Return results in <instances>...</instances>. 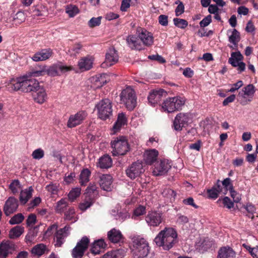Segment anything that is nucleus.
<instances>
[{"label":"nucleus","mask_w":258,"mask_h":258,"mask_svg":"<svg viewBox=\"0 0 258 258\" xmlns=\"http://www.w3.org/2000/svg\"><path fill=\"white\" fill-rule=\"evenodd\" d=\"M11 84L14 90L27 93H33L40 87L36 79L25 75L12 79Z\"/></svg>","instance_id":"1"},{"label":"nucleus","mask_w":258,"mask_h":258,"mask_svg":"<svg viewBox=\"0 0 258 258\" xmlns=\"http://www.w3.org/2000/svg\"><path fill=\"white\" fill-rule=\"evenodd\" d=\"M177 233L171 227H165L154 239L156 244L164 250H169L177 242Z\"/></svg>","instance_id":"2"},{"label":"nucleus","mask_w":258,"mask_h":258,"mask_svg":"<svg viewBox=\"0 0 258 258\" xmlns=\"http://www.w3.org/2000/svg\"><path fill=\"white\" fill-rule=\"evenodd\" d=\"M133 242L132 254L134 258H144L149 251V246L147 241L139 235L132 237Z\"/></svg>","instance_id":"3"},{"label":"nucleus","mask_w":258,"mask_h":258,"mask_svg":"<svg viewBox=\"0 0 258 258\" xmlns=\"http://www.w3.org/2000/svg\"><path fill=\"white\" fill-rule=\"evenodd\" d=\"M113 156H123L130 150V146L125 137L120 136L114 139L111 142Z\"/></svg>","instance_id":"4"},{"label":"nucleus","mask_w":258,"mask_h":258,"mask_svg":"<svg viewBox=\"0 0 258 258\" xmlns=\"http://www.w3.org/2000/svg\"><path fill=\"white\" fill-rule=\"evenodd\" d=\"M120 98V101L128 110H133L137 105V96L135 91L130 86L122 91Z\"/></svg>","instance_id":"5"},{"label":"nucleus","mask_w":258,"mask_h":258,"mask_svg":"<svg viewBox=\"0 0 258 258\" xmlns=\"http://www.w3.org/2000/svg\"><path fill=\"white\" fill-rule=\"evenodd\" d=\"M98 117L106 120L112 115V103L109 99L105 98L100 100L96 105Z\"/></svg>","instance_id":"6"},{"label":"nucleus","mask_w":258,"mask_h":258,"mask_svg":"<svg viewBox=\"0 0 258 258\" xmlns=\"http://www.w3.org/2000/svg\"><path fill=\"white\" fill-rule=\"evenodd\" d=\"M185 103V99L183 97L176 96L167 98L163 103L162 108L165 111L173 112L178 110Z\"/></svg>","instance_id":"7"},{"label":"nucleus","mask_w":258,"mask_h":258,"mask_svg":"<svg viewBox=\"0 0 258 258\" xmlns=\"http://www.w3.org/2000/svg\"><path fill=\"white\" fill-rule=\"evenodd\" d=\"M255 91V87L252 84L247 85L239 92L237 101L242 105L247 104L251 101Z\"/></svg>","instance_id":"8"},{"label":"nucleus","mask_w":258,"mask_h":258,"mask_svg":"<svg viewBox=\"0 0 258 258\" xmlns=\"http://www.w3.org/2000/svg\"><path fill=\"white\" fill-rule=\"evenodd\" d=\"M89 242L90 240L88 237L86 236L83 237L72 250L73 258H82L88 247Z\"/></svg>","instance_id":"9"},{"label":"nucleus","mask_w":258,"mask_h":258,"mask_svg":"<svg viewBox=\"0 0 258 258\" xmlns=\"http://www.w3.org/2000/svg\"><path fill=\"white\" fill-rule=\"evenodd\" d=\"M144 172V169L142 162L140 161L133 162L125 170L127 176L132 179L139 177Z\"/></svg>","instance_id":"10"},{"label":"nucleus","mask_w":258,"mask_h":258,"mask_svg":"<svg viewBox=\"0 0 258 258\" xmlns=\"http://www.w3.org/2000/svg\"><path fill=\"white\" fill-rule=\"evenodd\" d=\"M136 35L139 37L142 43L143 44V47L146 46L147 47L153 45L154 42V37L152 34L148 31L145 28L138 27L136 30Z\"/></svg>","instance_id":"11"},{"label":"nucleus","mask_w":258,"mask_h":258,"mask_svg":"<svg viewBox=\"0 0 258 258\" xmlns=\"http://www.w3.org/2000/svg\"><path fill=\"white\" fill-rule=\"evenodd\" d=\"M74 70L72 66L63 65L61 62L54 64L47 70V73L50 76H58L68 72Z\"/></svg>","instance_id":"12"},{"label":"nucleus","mask_w":258,"mask_h":258,"mask_svg":"<svg viewBox=\"0 0 258 258\" xmlns=\"http://www.w3.org/2000/svg\"><path fill=\"white\" fill-rule=\"evenodd\" d=\"M71 227L66 225L55 232L54 240L55 246L61 247L65 242V239L69 235Z\"/></svg>","instance_id":"13"},{"label":"nucleus","mask_w":258,"mask_h":258,"mask_svg":"<svg viewBox=\"0 0 258 258\" xmlns=\"http://www.w3.org/2000/svg\"><path fill=\"white\" fill-rule=\"evenodd\" d=\"M171 165L167 160H161L155 163L153 169V174L155 176H160L165 174Z\"/></svg>","instance_id":"14"},{"label":"nucleus","mask_w":258,"mask_h":258,"mask_svg":"<svg viewBox=\"0 0 258 258\" xmlns=\"http://www.w3.org/2000/svg\"><path fill=\"white\" fill-rule=\"evenodd\" d=\"M189 121L188 113H179L175 116L173 121V126L175 130L181 131L182 128L187 125Z\"/></svg>","instance_id":"15"},{"label":"nucleus","mask_w":258,"mask_h":258,"mask_svg":"<svg viewBox=\"0 0 258 258\" xmlns=\"http://www.w3.org/2000/svg\"><path fill=\"white\" fill-rule=\"evenodd\" d=\"M87 116L84 111H80L75 114L70 115L67 122V126L69 128L74 127L82 123Z\"/></svg>","instance_id":"16"},{"label":"nucleus","mask_w":258,"mask_h":258,"mask_svg":"<svg viewBox=\"0 0 258 258\" xmlns=\"http://www.w3.org/2000/svg\"><path fill=\"white\" fill-rule=\"evenodd\" d=\"M243 56L239 51L234 52L231 53V57L229 59V62L234 67H237V70L240 72L244 71L245 64L243 62L241 61Z\"/></svg>","instance_id":"17"},{"label":"nucleus","mask_w":258,"mask_h":258,"mask_svg":"<svg viewBox=\"0 0 258 258\" xmlns=\"http://www.w3.org/2000/svg\"><path fill=\"white\" fill-rule=\"evenodd\" d=\"M118 56L114 48H110L106 53L105 60L101 64V67L105 68L110 67L118 61Z\"/></svg>","instance_id":"18"},{"label":"nucleus","mask_w":258,"mask_h":258,"mask_svg":"<svg viewBox=\"0 0 258 258\" xmlns=\"http://www.w3.org/2000/svg\"><path fill=\"white\" fill-rule=\"evenodd\" d=\"M18 201L14 197H11L6 201L4 206L3 211L6 216L15 212L18 207Z\"/></svg>","instance_id":"19"},{"label":"nucleus","mask_w":258,"mask_h":258,"mask_svg":"<svg viewBox=\"0 0 258 258\" xmlns=\"http://www.w3.org/2000/svg\"><path fill=\"white\" fill-rule=\"evenodd\" d=\"M166 95V92L163 89L154 90L150 93L148 96L149 103L152 106H154L160 101L162 97H165Z\"/></svg>","instance_id":"20"},{"label":"nucleus","mask_w":258,"mask_h":258,"mask_svg":"<svg viewBox=\"0 0 258 258\" xmlns=\"http://www.w3.org/2000/svg\"><path fill=\"white\" fill-rule=\"evenodd\" d=\"M162 219L161 213L151 212L146 217V221L150 226L156 227L162 222Z\"/></svg>","instance_id":"21"},{"label":"nucleus","mask_w":258,"mask_h":258,"mask_svg":"<svg viewBox=\"0 0 258 258\" xmlns=\"http://www.w3.org/2000/svg\"><path fill=\"white\" fill-rule=\"evenodd\" d=\"M109 80V76L107 74L97 75L91 78L92 87L94 88H100Z\"/></svg>","instance_id":"22"},{"label":"nucleus","mask_w":258,"mask_h":258,"mask_svg":"<svg viewBox=\"0 0 258 258\" xmlns=\"http://www.w3.org/2000/svg\"><path fill=\"white\" fill-rule=\"evenodd\" d=\"M53 51L50 48L43 49L36 52L31 58L35 61H44L51 57Z\"/></svg>","instance_id":"23"},{"label":"nucleus","mask_w":258,"mask_h":258,"mask_svg":"<svg viewBox=\"0 0 258 258\" xmlns=\"http://www.w3.org/2000/svg\"><path fill=\"white\" fill-rule=\"evenodd\" d=\"M126 41L128 46L132 49L141 50L144 49L143 44L137 35H129L126 38Z\"/></svg>","instance_id":"24"},{"label":"nucleus","mask_w":258,"mask_h":258,"mask_svg":"<svg viewBox=\"0 0 258 258\" xmlns=\"http://www.w3.org/2000/svg\"><path fill=\"white\" fill-rule=\"evenodd\" d=\"M93 58L89 55L81 57L78 62L79 69L84 72L90 70L93 67Z\"/></svg>","instance_id":"25"},{"label":"nucleus","mask_w":258,"mask_h":258,"mask_svg":"<svg viewBox=\"0 0 258 258\" xmlns=\"http://www.w3.org/2000/svg\"><path fill=\"white\" fill-rule=\"evenodd\" d=\"M99 183L104 190L110 191L112 188V179L109 174H101L99 176Z\"/></svg>","instance_id":"26"},{"label":"nucleus","mask_w":258,"mask_h":258,"mask_svg":"<svg viewBox=\"0 0 258 258\" xmlns=\"http://www.w3.org/2000/svg\"><path fill=\"white\" fill-rule=\"evenodd\" d=\"M33 98L34 101L38 104H41L45 102L47 99V95L44 88L40 87L33 93Z\"/></svg>","instance_id":"27"},{"label":"nucleus","mask_w":258,"mask_h":258,"mask_svg":"<svg viewBox=\"0 0 258 258\" xmlns=\"http://www.w3.org/2000/svg\"><path fill=\"white\" fill-rule=\"evenodd\" d=\"M15 245L12 242L7 241L0 244V258H6L9 252L14 250Z\"/></svg>","instance_id":"28"},{"label":"nucleus","mask_w":258,"mask_h":258,"mask_svg":"<svg viewBox=\"0 0 258 258\" xmlns=\"http://www.w3.org/2000/svg\"><path fill=\"white\" fill-rule=\"evenodd\" d=\"M106 244L102 239L95 241L91 245L90 251L94 254H98L104 251Z\"/></svg>","instance_id":"29"},{"label":"nucleus","mask_w":258,"mask_h":258,"mask_svg":"<svg viewBox=\"0 0 258 258\" xmlns=\"http://www.w3.org/2000/svg\"><path fill=\"white\" fill-rule=\"evenodd\" d=\"M158 155V151L156 149H150L145 151L144 154L145 162L147 164H152L156 161Z\"/></svg>","instance_id":"30"},{"label":"nucleus","mask_w":258,"mask_h":258,"mask_svg":"<svg viewBox=\"0 0 258 258\" xmlns=\"http://www.w3.org/2000/svg\"><path fill=\"white\" fill-rule=\"evenodd\" d=\"M236 253L229 246L221 247L218 252L217 258H236Z\"/></svg>","instance_id":"31"},{"label":"nucleus","mask_w":258,"mask_h":258,"mask_svg":"<svg viewBox=\"0 0 258 258\" xmlns=\"http://www.w3.org/2000/svg\"><path fill=\"white\" fill-rule=\"evenodd\" d=\"M126 121L127 120L125 114L123 112L119 113L118 114L117 119L112 127L113 134L118 132L122 126L126 124Z\"/></svg>","instance_id":"32"},{"label":"nucleus","mask_w":258,"mask_h":258,"mask_svg":"<svg viewBox=\"0 0 258 258\" xmlns=\"http://www.w3.org/2000/svg\"><path fill=\"white\" fill-rule=\"evenodd\" d=\"M107 235L109 240L113 243L119 242L122 239V235L121 232L114 228L109 231Z\"/></svg>","instance_id":"33"},{"label":"nucleus","mask_w":258,"mask_h":258,"mask_svg":"<svg viewBox=\"0 0 258 258\" xmlns=\"http://www.w3.org/2000/svg\"><path fill=\"white\" fill-rule=\"evenodd\" d=\"M112 164L111 158L108 155H104L99 159L97 166L102 169L110 167Z\"/></svg>","instance_id":"34"},{"label":"nucleus","mask_w":258,"mask_h":258,"mask_svg":"<svg viewBox=\"0 0 258 258\" xmlns=\"http://www.w3.org/2000/svg\"><path fill=\"white\" fill-rule=\"evenodd\" d=\"M95 199L91 196H86L83 201L79 204V208L82 211H85L93 205L95 202Z\"/></svg>","instance_id":"35"},{"label":"nucleus","mask_w":258,"mask_h":258,"mask_svg":"<svg viewBox=\"0 0 258 258\" xmlns=\"http://www.w3.org/2000/svg\"><path fill=\"white\" fill-rule=\"evenodd\" d=\"M91 173L90 170L88 168H84L81 171L79 180L82 186L86 185L89 181Z\"/></svg>","instance_id":"36"},{"label":"nucleus","mask_w":258,"mask_h":258,"mask_svg":"<svg viewBox=\"0 0 258 258\" xmlns=\"http://www.w3.org/2000/svg\"><path fill=\"white\" fill-rule=\"evenodd\" d=\"M33 189L30 186L28 189H25L21 191L20 195V201L22 204H25L32 197Z\"/></svg>","instance_id":"37"},{"label":"nucleus","mask_w":258,"mask_h":258,"mask_svg":"<svg viewBox=\"0 0 258 258\" xmlns=\"http://www.w3.org/2000/svg\"><path fill=\"white\" fill-rule=\"evenodd\" d=\"M69 207L68 200L61 199L56 203L55 210L56 213L61 214L64 213Z\"/></svg>","instance_id":"38"},{"label":"nucleus","mask_w":258,"mask_h":258,"mask_svg":"<svg viewBox=\"0 0 258 258\" xmlns=\"http://www.w3.org/2000/svg\"><path fill=\"white\" fill-rule=\"evenodd\" d=\"M24 231V228L21 226H16L11 229L9 232V237L15 239L20 236Z\"/></svg>","instance_id":"39"},{"label":"nucleus","mask_w":258,"mask_h":258,"mask_svg":"<svg viewBox=\"0 0 258 258\" xmlns=\"http://www.w3.org/2000/svg\"><path fill=\"white\" fill-rule=\"evenodd\" d=\"M25 19L24 13L21 11H19L13 16L12 20H10V21L12 22L13 26H18L23 22Z\"/></svg>","instance_id":"40"},{"label":"nucleus","mask_w":258,"mask_h":258,"mask_svg":"<svg viewBox=\"0 0 258 258\" xmlns=\"http://www.w3.org/2000/svg\"><path fill=\"white\" fill-rule=\"evenodd\" d=\"M47 250L46 246L43 243L37 244L32 249V253L35 255L41 256Z\"/></svg>","instance_id":"41"},{"label":"nucleus","mask_w":258,"mask_h":258,"mask_svg":"<svg viewBox=\"0 0 258 258\" xmlns=\"http://www.w3.org/2000/svg\"><path fill=\"white\" fill-rule=\"evenodd\" d=\"M64 219L68 221H72L73 222L76 221L75 218V210L74 207L70 206L64 212Z\"/></svg>","instance_id":"42"},{"label":"nucleus","mask_w":258,"mask_h":258,"mask_svg":"<svg viewBox=\"0 0 258 258\" xmlns=\"http://www.w3.org/2000/svg\"><path fill=\"white\" fill-rule=\"evenodd\" d=\"M124 253L121 250H117L108 252L104 254L101 258H123Z\"/></svg>","instance_id":"43"},{"label":"nucleus","mask_w":258,"mask_h":258,"mask_svg":"<svg viewBox=\"0 0 258 258\" xmlns=\"http://www.w3.org/2000/svg\"><path fill=\"white\" fill-rule=\"evenodd\" d=\"M98 195V191L97 190L96 185L94 184H90L86 189V192L85 196L93 197L95 200Z\"/></svg>","instance_id":"44"},{"label":"nucleus","mask_w":258,"mask_h":258,"mask_svg":"<svg viewBox=\"0 0 258 258\" xmlns=\"http://www.w3.org/2000/svg\"><path fill=\"white\" fill-rule=\"evenodd\" d=\"M65 10L66 13L69 15L70 17H74L79 12L78 7L72 5H67Z\"/></svg>","instance_id":"45"},{"label":"nucleus","mask_w":258,"mask_h":258,"mask_svg":"<svg viewBox=\"0 0 258 258\" xmlns=\"http://www.w3.org/2000/svg\"><path fill=\"white\" fill-rule=\"evenodd\" d=\"M81 189L80 187L73 188L68 194L69 199L73 202L77 198L80 196Z\"/></svg>","instance_id":"46"},{"label":"nucleus","mask_w":258,"mask_h":258,"mask_svg":"<svg viewBox=\"0 0 258 258\" xmlns=\"http://www.w3.org/2000/svg\"><path fill=\"white\" fill-rule=\"evenodd\" d=\"M239 40V33L235 29H234L232 31L231 35L229 37V41L234 45H236Z\"/></svg>","instance_id":"47"},{"label":"nucleus","mask_w":258,"mask_h":258,"mask_svg":"<svg viewBox=\"0 0 258 258\" xmlns=\"http://www.w3.org/2000/svg\"><path fill=\"white\" fill-rule=\"evenodd\" d=\"M82 48V45L80 43L75 44L70 49H69L68 53L70 55L75 56L80 53Z\"/></svg>","instance_id":"48"},{"label":"nucleus","mask_w":258,"mask_h":258,"mask_svg":"<svg viewBox=\"0 0 258 258\" xmlns=\"http://www.w3.org/2000/svg\"><path fill=\"white\" fill-rule=\"evenodd\" d=\"M24 219V216L21 213H19L14 216L10 219L9 223L12 225L19 224L23 221Z\"/></svg>","instance_id":"49"},{"label":"nucleus","mask_w":258,"mask_h":258,"mask_svg":"<svg viewBox=\"0 0 258 258\" xmlns=\"http://www.w3.org/2000/svg\"><path fill=\"white\" fill-rule=\"evenodd\" d=\"M9 188L14 194L17 193L21 188L20 181L18 179L14 180L10 184Z\"/></svg>","instance_id":"50"},{"label":"nucleus","mask_w":258,"mask_h":258,"mask_svg":"<svg viewBox=\"0 0 258 258\" xmlns=\"http://www.w3.org/2000/svg\"><path fill=\"white\" fill-rule=\"evenodd\" d=\"M173 22L176 27L181 29L185 28L188 25L187 22L184 19L174 18Z\"/></svg>","instance_id":"51"},{"label":"nucleus","mask_w":258,"mask_h":258,"mask_svg":"<svg viewBox=\"0 0 258 258\" xmlns=\"http://www.w3.org/2000/svg\"><path fill=\"white\" fill-rule=\"evenodd\" d=\"M44 156V151L41 149L39 148L35 150L32 154V156L33 159L36 160H39L42 158Z\"/></svg>","instance_id":"52"},{"label":"nucleus","mask_w":258,"mask_h":258,"mask_svg":"<svg viewBox=\"0 0 258 258\" xmlns=\"http://www.w3.org/2000/svg\"><path fill=\"white\" fill-rule=\"evenodd\" d=\"M175 4H178L176 8L175 9V12L176 16H179L184 12V6L183 3L179 1H177L175 2Z\"/></svg>","instance_id":"53"},{"label":"nucleus","mask_w":258,"mask_h":258,"mask_svg":"<svg viewBox=\"0 0 258 258\" xmlns=\"http://www.w3.org/2000/svg\"><path fill=\"white\" fill-rule=\"evenodd\" d=\"M213 244V242L209 239H205L201 244V247L202 250L206 251L211 248Z\"/></svg>","instance_id":"54"},{"label":"nucleus","mask_w":258,"mask_h":258,"mask_svg":"<svg viewBox=\"0 0 258 258\" xmlns=\"http://www.w3.org/2000/svg\"><path fill=\"white\" fill-rule=\"evenodd\" d=\"M101 17L97 18L93 17L88 22V25L90 27L93 28L99 26L101 24Z\"/></svg>","instance_id":"55"},{"label":"nucleus","mask_w":258,"mask_h":258,"mask_svg":"<svg viewBox=\"0 0 258 258\" xmlns=\"http://www.w3.org/2000/svg\"><path fill=\"white\" fill-rule=\"evenodd\" d=\"M229 190L230 191L231 197L233 198L234 202L235 203H238L241 200L240 195L233 190V185H231L229 187Z\"/></svg>","instance_id":"56"},{"label":"nucleus","mask_w":258,"mask_h":258,"mask_svg":"<svg viewBox=\"0 0 258 258\" xmlns=\"http://www.w3.org/2000/svg\"><path fill=\"white\" fill-rule=\"evenodd\" d=\"M46 189L52 195H55L57 193L58 187L56 184L51 183L46 185Z\"/></svg>","instance_id":"57"},{"label":"nucleus","mask_w":258,"mask_h":258,"mask_svg":"<svg viewBox=\"0 0 258 258\" xmlns=\"http://www.w3.org/2000/svg\"><path fill=\"white\" fill-rule=\"evenodd\" d=\"M212 22V16L210 15H208L204 18L200 22V25L201 27H205L208 26Z\"/></svg>","instance_id":"58"},{"label":"nucleus","mask_w":258,"mask_h":258,"mask_svg":"<svg viewBox=\"0 0 258 258\" xmlns=\"http://www.w3.org/2000/svg\"><path fill=\"white\" fill-rule=\"evenodd\" d=\"M146 213V209L144 206H140L134 210V215L140 216Z\"/></svg>","instance_id":"59"},{"label":"nucleus","mask_w":258,"mask_h":258,"mask_svg":"<svg viewBox=\"0 0 258 258\" xmlns=\"http://www.w3.org/2000/svg\"><path fill=\"white\" fill-rule=\"evenodd\" d=\"M243 85V83L242 81H238L236 83H234L231 85V88L228 91L230 92H234L241 87Z\"/></svg>","instance_id":"60"},{"label":"nucleus","mask_w":258,"mask_h":258,"mask_svg":"<svg viewBox=\"0 0 258 258\" xmlns=\"http://www.w3.org/2000/svg\"><path fill=\"white\" fill-rule=\"evenodd\" d=\"M148 58L151 60H157L161 63H163L166 62L165 59L162 56L159 54L149 55Z\"/></svg>","instance_id":"61"},{"label":"nucleus","mask_w":258,"mask_h":258,"mask_svg":"<svg viewBox=\"0 0 258 258\" xmlns=\"http://www.w3.org/2000/svg\"><path fill=\"white\" fill-rule=\"evenodd\" d=\"M222 201L224 206L228 209H231L234 206L233 203L231 201L230 199L227 197L224 198Z\"/></svg>","instance_id":"62"},{"label":"nucleus","mask_w":258,"mask_h":258,"mask_svg":"<svg viewBox=\"0 0 258 258\" xmlns=\"http://www.w3.org/2000/svg\"><path fill=\"white\" fill-rule=\"evenodd\" d=\"M57 225L54 224L49 226L45 233L46 236H50L53 233L54 231L57 228Z\"/></svg>","instance_id":"63"},{"label":"nucleus","mask_w":258,"mask_h":258,"mask_svg":"<svg viewBox=\"0 0 258 258\" xmlns=\"http://www.w3.org/2000/svg\"><path fill=\"white\" fill-rule=\"evenodd\" d=\"M162 194L164 196H167L169 198H173V199H174L176 196L175 191L170 188L165 189L163 190Z\"/></svg>","instance_id":"64"}]
</instances>
